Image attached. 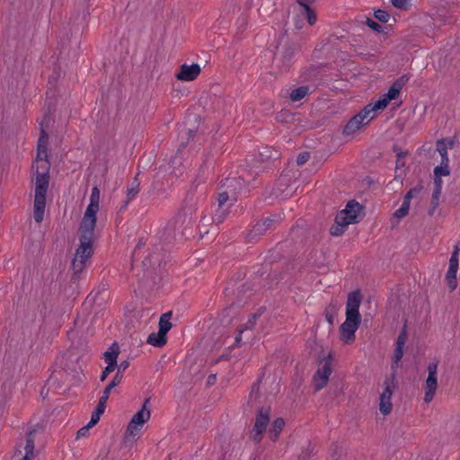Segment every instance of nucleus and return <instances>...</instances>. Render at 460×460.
<instances>
[{
  "mask_svg": "<svg viewBox=\"0 0 460 460\" xmlns=\"http://www.w3.org/2000/svg\"><path fill=\"white\" fill-rule=\"evenodd\" d=\"M49 117L45 114L40 122V134L38 140L36 166L32 164V170L35 171V196H34V220L40 223L43 220L46 207V195L49 185V162L48 160L49 134L46 131V124Z\"/></svg>",
  "mask_w": 460,
  "mask_h": 460,
  "instance_id": "obj_1",
  "label": "nucleus"
},
{
  "mask_svg": "<svg viewBox=\"0 0 460 460\" xmlns=\"http://www.w3.org/2000/svg\"><path fill=\"white\" fill-rule=\"evenodd\" d=\"M95 227V225L80 223L78 229L80 244L76 249L75 257L85 261L92 257Z\"/></svg>",
  "mask_w": 460,
  "mask_h": 460,
  "instance_id": "obj_2",
  "label": "nucleus"
},
{
  "mask_svg": "<svg viewBox=\"0 0 460 460\" xmlns=\"http://www.w3.org/2000/svg\"><path fill=\"white\" fill-rule=\"evenodd\" d=\"M396 376L391 373L387 376L383 384V392L379 397V410L384 415H387L392 411L391 397L396 389Z\"/></svg>",
  "mask_w": 460,
  "mask_h": 460,
  "instance_id": "obj_3",
  "label": "nucleus"
},
{
  "mask_svg": "<svg viewBox=\"0 0 460 460\" xmlns=\"http://www.w3.org/2000/svg\"><path fill=\"white\" fill-rule=\"evenodd\" d=\"M270 407L258 406L255 416V422L251 431V437L255 443H260L263 433L266 431L270 422Z\"/></svg>",
  "mask_w": 460,
  "mask_h": 460,
  "instance_id": "obj_4",
  "label": "nucleus"
},
{
  "mask_svg": "<svg viewBox=\"0 0 460 460\" xmlns=\"http://www.w3.org/2000/svg\"><path fill=\"white\" fill-rule=\"evenodd\" d=\"M332 372V356L329 354L323 358L322 366L313 376V385L315 392L322 390L327 385Z\"/></svg>",
  "mask_w": 460,
  "mask_h": 460,
  "instance_id": "obj_5",
  "label": "nucleus"
},
{
  "mask_svg": "<svg viewBox=\"0 0 460 460\" xmlns=\"http://www.w3.org/2000/svg\"><path fill=\"white\" fill-rule=\"evenodd\" d=\"M439 361L435 359L433 362H430L428 365V377L425 382V395L424 401L426 402H430L435 395L436 390L438 388V377L437 371Z\"/></svg>",
  "mask_w": 460,
  "mask_h": 460,
  "instance_id": "obj_6",
  "label": "nucleus"
},
{
  "mask_svg": "<svg viewBox=\"0 0 460 460\" xmlns=\"http://www.w3.org/2000/svg\"><path fill=\"white\" fill-rule=\"evenodd\" d=\"M219 189H225L236 201L238 195L248 190L247 183L243 177H227L221 181Z\"/></svg>",
  "mask_w": 460,
  "mask_h": 460,
  "instance_id": "obj_7",
  "label": "nucleus"
},
{
  "mask_svg": "<svg viewBox=\"0 0 460 460\" xmlns=\"http://www.w3.org/2000/svg\"><path fill=\"white\" fill-rule=\"evenodd\" d=\"M150 402V398L145 400L142 408L133 415L127 428V434L129 436H135L136 432L139 430L137 426L142 427L151 416L150 411L147 409V403Z\"/></svg>",
  "mask_w": 460,
  "mask_h": 460,
  "instance_id": "obj_8",
  "label": "nucleus"
},
{
  "mask_svg": "<svg viewBox=\"0 0 460 460\" xmlns=\"http://www.w3.org/2000/svg\"><path fill=\"white\" fill-rule=\"evenodd\" d=\"M361 323V318L346 316L345 322L340 327L341 340L346 344H351L355 341L358 328Z\"/></svg>",
  "mask_w": 460,
  "mask_h": 460,
  "instance_id": "obj_9",
  "label": "nucleus"
},
{
  "mask_svg": "<svg viewBox=\"0 0 460 460\" xmlns=\"http://www.w3.org/2000/svg\"><path fill=\"white\" fill-rule=\"evenodd\" d=\"M99 202H100V190L98 187H93L92 189V193L90 197V204L87 206L86 210L84 214L82 223L92 224L96 226L97 217L96 214L99 210Z\"/></svg>",
  "mask_w": 460,
  "mask_h": 460,
  "instance_id": "obj_10",
  "label": "nucleus"
},
{
  "mask_svg": "<svg viewBox=\"0 0 460 460\" xmlns=\"http://www.w3.org/2000/svg\"><path fill=\"white\" fill-rule=\"evenodd\" d=\"M300 51V45L298 42L293 40H286L281 50V66L284 69H288L295 61V57Z\"/></svg>",
  "mask_w": 460,
  "mask_h": 460,
  "instance_id": "obj_11",
  "label": "nucleus"
},
{
  "mask_svg": "<svg viewBox=\"0 0 460 460\" xmlns=\"http://www.w3.org/2000/svg\"><path fill=\"white\" fill-rule=\"evenodd\" d=\"M423 184L421 181L418 182L416 186L410 189L403 197V201L401 207L394 212V217L402 219L406 217L409 213L410 204L412 198L418 196L423 190Z\"/></svg>",
  "mask_w": 460,
  "mask_h": 460,
  "instance_id": "obj_12",
  "label": "nucleus"
},
{
  "mask_svg": "<svg viewBox=\"0 0 460 460\" xmlns=\"http://www.w3.org/2000/svg\"><path fill=\"white\" fill-rule=\"evenodd\" d=\"M275 220L270 217L258 221L251 230L248 231L245 238L248 243H253L256 239L266 234L272 228Z\"/></svg>",
  "mask_w": 460,
  "mask_h": 460,
  "instance_id": "obj_13",
  "label": "nucleus"
},
{
  "mask_svg": "<svg viewBox=\"0 0 460 460\" xmlns=\"http://www.w3.org/2000/svg\"><path fill=\"white\" fill-rule=\"evenodd\" d=\"M407 341V331L406 325L403 326L401 332L399 333L396 340V346L394 352L393 362L391 365L392 373H394V376L397 374V369L399 367V363L403 357V347Z\"/></svg>",
  "mask_w": 460,
  "mask_h": 460,
  "instance_id": "obj_14",
  "label": "nucleus"
},
{
  "mask_svg": "<svg viewBox=\"0 0 460 460\" xmlns=\"http://www.w3.org/2000/svg\"><path fill=\"white\" fill-rule=\"evenodd\" d=\"M294 189L289 185V179L282 175L272 188L271 194L276 198L286 199L294 193Z\"/></svg>",
  "mask_w": 460,
  "mask_h": 460,
  "instance_id": "obj_15",
  "label": "nucleus"
},
{
  "mask_svg": "<svg viewBox=\"0 0 460 460\" xmlns=\"http://www.w3.org/2000/svg\"><path fill=\"white\" fill-rule=\"evenodd\" d=\"M361 303V294L359 290L350 292L348 296L346 305V316L361 318L359 314V306Z\"/></svg>",
  "mask_w": 460,
  "mask_h": 460,
  "instance_id": "obj_16",
  "label": "nucleus"
},
{
  "mask_svg": "<svg viewBox=\"0 0 460 460\" xmlns=\"http://www.w3.org/2000/svg\"><path fill=\"white\" fill-rule=\"evenodd\" d=\"M201 68L199 64L186 65L183 64L180 67L176 78L180 81H193L200 74Z\"/></svg>",
  "mask_w": 460,
  "mask_h": 460,
  "instance_id": "obj_17",
  "label": "nucleus"
},
{
  "mask_svg": "<svg viewBox=\"0 0 460 460\" xmlns=\"http://www.w3.org/2000/svg\"><path fill=\"white\" fill-rule=\"evenodd\" d=\"M196 200L194 199V197L192 195H188L187 198L184 199V203H183V207H182V210H183V215L180 214V215H176V217H174V224H178V223H181V225L183 223H185V221L187 220V217L189 216H191V214L196 210Z\"/></svg>",
  "mask_w": 460,
  "mask_h": 460,
  "instance_id": "obj_18",
  "label": "nucleus"
},
{
  "mask_svg": "<svg viewBox=\"0 0 460 460\" xmlns=\"http://www.w3.org/2000/svg\"><path fill=\"white\" fill-rule=\"evenodd\" d=\"M363 210V207L356 200H349L345 209L342 210V213L348 216V218L352 222V224L358 223L361 218V211Z\"/></svg>",
  "mask_w": 460,
  "mask_h": 460,
  "instance_id": "obj_19",
  "label": "nucleus"
},
{
  "mask_svg": "<svg viewBox=\"0 0 460 460\" xmlns=\"http://www.w3.org/2000/svg\"><path fill=\"white\" fill-rule=\"evenodd\" d=\"M410 77L407 75H402L396 79L390 86L388 93L384 94L390 102L394 100L400 93L402 87L408 83Z\"/></svg>",
  "mask_w": 460,
  "mask_h": 460,
  "instance_id": "obj_20",
  "label": "nucleus"
},
{
  "mask_svg": "<svg viewBox=\"0 0 460 460\" xmlns=\"http://www.w3.org/2000/svg\"><path fill=\"white\" fill-rule=\"evenodd\" d=\"M374 115L371 116L367 121H370L373 119ZM361 117L359 115L353 116L344 126L343 128V135L345 136H353L358 129H360L361 127L367 124L368 122L362 123V120H360Z\"/></svg>",
  "mask_w": 460,
  "mask_h": 460,
  "instance_id": "obj_21",
  "label": "nucleus"
},
{
  "mask_svg": "<svg viewBox=\"0 0 460 460\" xmlns=\"http://www.w3.org/2000/svg\"><path fill=\"white\" fill-rule=\"evenodd\" d=\"M262 376L263 375L260 376L251 386V391L247 400V404L251 408L256 407L260 403V399L261 397L260 393V386L261 384Z\"/></svg>",
  "mask_w": 460,
  "mask_h": 460,
  "instance_id": "obj_22",
  "label": "nucleus"
},
{
  "mask_svg": "<svg viewBox=\"0 0 460 460\" xmlns=\"http://www.w3.org/2000/svg\"><path fill=\"white\" fill-rule=\"evenodd\" d=\"M434 183H435V186H434V190H433V193H432L430 206L428 210V214L429 216H433V214L435 213V210L438 207V200H439V197H440L441 190H442L441 178H435Z\"/></svg>",
  "mask_w": 460,
  "mask_h": 460,
  "instance_id": "obj_23",
  "label": "nucleus"
},
{
  "mask_svg": "<svg viewBox=\"0 0 460 460\" xmlns=\"http://www.w3.org/2000/svg\"><path fill=\"white\" fill-rule=\"evenodd\" d=\"M36 429L31 428L28 430L26 433V444L24 447L25 450V456L23 457L31 458L35 456V435H36Z\"/></svg>",
  "mask_w": 460,
  "mask_h": 460,
  "instance_id": "obj_24",
  "label": "nucleus"
},
{
  "mask_svg": "<svg viewBox=\"0 0 460 460\" xmlns=\"http://www.w3.org/2000/svg\"><path fill=\"white\" fill-rule=\"evenodd\" d=\"M197 130L187 128L185 126L179 128V137L181 138V146L185 147L190 141L193 140Z\"/></svg>",
  "mask_w": 460,
  "mask_h": 460,
  "instance_id": "obj_25",
  "label": "nucleus"
},
{
  "mask_svg": "<svg viewBox=\"0 0 460 460\" xmlns=\"http://www.w3.org/2000/svg\"><path fill=\"white\" fill-rule=\"evenodd\" d=\"M119 354V348L117 342L111 344L107 351L104 352L103 357L107 364L117 365V358Z\"/></svg>",
  "mask_w": 460,
  "mask_h": 460,
  "instance_id": "obj_26",
  "label": "nucleus"
},
{
  "mask_svg": "<svg viewBox=\"0 0 460 460\" xmlns=\"http://www.w3.org/2000/svg\"><path fill=\"white\" fill-rule=\"evenodd\" d=\"M140 182L137 179V175L133 179L130 187L127 190V199L124 202L122 208H126L130 200H132L139 192Z\"/></svg>",
  "mask_w": 460,
  "mask_h": 460,
  "instance_id": "obj_27",
  "label": "nucleus"
},
{
  "mask_svg": "<svg viewBox=\"0 0 460 460\" xmlns=\"http://www.w3.org/2000/svg\"><path fill=\"white\" fill-rule=\"evenodd\" d=\"M285 426V420L283 418H277L271 424L270 429V435L272 441H276L279 438L280 432Z\"/></svg>",
  "mask_w": 460,
  "mask_h": 460,
  "instance_id": "obj_28",
  "label": "nucleus"
},
{
  "mask_svg": "<svg viewBox=\"0 0 460 460\" xmlns=\"http://www.w3.org/2000/svg\"><path fill=\"white\" fill-rule=\"evenodd\" d=\"M310 88L307 85L299 86L296 89H294L289 93V98L292 102H300L302 99H304L306 95L309 94Z\"/></svg>",
  "mask_w": 460,
  "mask_h": 460,
  "instance_id": "obj_29",
  "label": "nucleus"
},
{
  "mask_svg": "<svg viewBox=\"0 0 460 460\" xmlns=\"http://www.w3.org/2000/svg\"><path fill=\"white\" fill-rule=\"evenodd\" d=\"M146 342L155 347L161 348L166 343V337L158 332H152L147 337Z\"/></svg>",
  "mask_w": 460,
  "mask_h": 460,
  "instance_id": "obj_30",
  "label": "nucleus"
},
{
  "mask_svg": "<svg viewBox=\"0 0 460 460\" xmlns=\"http://www.w3.org/2000/svg\"><path fill=\"white\" fill-rule=\"evenodd\" d=\"M457 268L448 267L447 275H446V280L447 284L450 289V291H454L457 287V279H456V273H457Z\"/></svg>",
  "mask_w": 460,
  "mask_h": 460,
  "instance_id": "obj_31",
  "label": "nucleus"
},
{
  "mask_svg": "<svg viewBox=\"0 0 460 460\" xmlns=\"http://www.w3.org/2000/svg\"><path fill=\"white\" fill-rule=\"evenodd\" d=\"M337 313H338V305L335 303H333V302H331L325 307V310H324L325 319H326V321L328 322V323L330 324L331 327L334 323V317L337 314Z\"/></svg>",
  "mask_w": 460,
  "mask_h": 460,
  "instance_id": "obj_32",
  "label": "nucleus"
},
{
  "mask_svg": "<svg viewBox=\"0 0 460 460\" xmlns=\"http://www.w3.org/2000/svg\"><path fill=\"white\" fill-rule=\"evenodd\" d=\"M85 261L84 260H81V259H78L76 257H75L72 261V270L74 271L73 273V277H72V279L73 280H75L77 279V275L80 274L84 267H85Z\"/></svg>",
  "mask_w": 460,
  "mask_h": 460,
  "instance_id": "obj_33",
  "label": "nucleus"
},
{
  "mask_svg": "<svg viewBox=\"0 0 460 460\" xmlns=\"http://www.w3.org/2000/svg\"><path fill=\"white\" fill-rule=\"evenodd\" d=\"M227 201H231V205L234 202L233 197L225 189H220L217 195V208H224Z\"/></svg>",
  "mask_w": 460,
  "mask_h": 460,
  "instance_id": "obj_34",
  "label": "nucleus"
},
{
  "mask_svg": "<svg viewBox=\"0 0 460 460\" xmlns=\"http://www.w3.org/2000/svg\"><path fill=\"white\" fill-rule=\"evenodd\" d=\"M300 14L305 16L307 20V22L310 25H314L317 21L316 13L311 7H306L305 10H300Z\"/></svg>",
  "mask_w": 460,
  "mask_h": 460,
  "instance_id": "obj_35",
  "label": "nucleus"
},
{
  "mask_svg": "<svg viewBox=\"0 0 460 460\" xmlns=\"http://www.w3.org/2000/svg\"><path fill=\"white\" fill-rule=\"evenodd\" d=\"M129 367V362L128 360H123L119 363V365L117 364V373L112 378V380H116V378H119L118 385H119L123 378V372Z\"/></svg>",
  "mask_w": 460,
  "mask_h": 460,
  "instance_id": "obj_36",
  "label": "nucleus"
},
{
  "mask_svg": "<svg viewBox=\"0 0 460 460\" xmlns=\"http://www.w3.org/2000/svg\"><path fill=\"white\" fill-rule=\"evenodd\" d=\"M228 213H229V207L222 208H217L212 219L216 224H220L225 220V218H226V215H228Z\"/></svg>",
  "mask_w": 460,
  "mask_h": 460,
  "instance_id": "obj_37",
  "label": "nucleus"
},
{
  "mask_svg": "<svg viewBox=\"0 0 460 460\" xmlns=\"http://www.w3.org/2000/svg\"><path fill=\"white\" fill-rule=\"evenodd\" d=\"M159 255L156 254V253H152L150 254L149 256L146 257L144 261H143V264L144 266L146 267H155L156 264L159 266L160 265V260H159Z\"/></svg>",
  "mask_w": 460,
  "mask_h": 460,
  "instance_id": "obj_38",
  "label": "nucleus"
},
{
  "mask_svg": "<svg viewBox=\"0 0 460 460\" xmlns=\"http://www.w3.org/2000/svg\"><path fill=\"white\" fill-rule=\"evenodd\" d=\"M118 381H119V378L116 380H111L108 385L107 386L104 388L103 392H102V396L100 397V399L103 400L105 402H108V399H109V396H110V394H111V391L118 385Z\"/></svg>",
  "mask_w": 460,
  "mask_h": 460,
  "instance_id": "obj_39",
  "label": "nucleus"
},
{
  "mask_svg": "<svg viewBox=\"0 0 460 460\" xmlns=\"http://www.w3.org/2000/svg\"><path fill=\"white\" fill-rule=\"evenodd\" d=\"M172 328V323L168 319L160 318L159 332L166 337L167 332Z\"/></svg>",
  "mask_w": 460,
  "mask_h": 460,
  "instance_id": "obj_40",
  "label": "nucleus"
},
{
  "mask_svg": "<svg viewBox=\"0 0 460 460\" xmlns=\"http://www.w3.org/2000/svg\"><path fill=\"white\" fill-rule=\"evenodd\" d=\"M335 223L337 225L342 226V227H345V228H347V226L349 224H352V222L348 218V216L346 214L342 213V210L336 216Z\"/></svg>",
  "mask_w": 460,
  "mask_h": 460,
  "instance_id": "obj_41",
  "label": "nucleus"
},
{
  "mask_svg": "<svg viewBox=\"0 0 460 460\" xmlns=\"http://www.w3.org/2000/svg\"><path fill=\"white\" fill-rule=\"evenodd\" d=\"M389 102L390 101L385 95H383L374 104L372 103V107L375 111L384 110L387 107Z\"/></svg>",
  "mask_w": 460,
  "mask_h": 460,
  "instance_id": "obj_42",
  "label": "nucleus"
},
{
  "mask_svg": "<svg viewBox=\"0 0 460 460\" xmlns=\"http://www.w3.org/2000/svg\"><path fill=\"white\" fill-rule=\"evenodd\" d=\"M450 172L448 169V164H441L440 166H436L434 169L435 178H440V176H447Z\"/></svg>",
  "mask_w": 460,
  "mask_h": 460,
  "instance_id": "obj_43",
  "label": "nucleus"
},
{
  "mask_svg": "<svg viewBox=\"0 0 460 460\" xmlns=\"http://www.w3.org/2000/svg\"><path fill=\"white\" fill-rule=\"evenodd\" d=\"M374 16L381 22H387L390 18L389 13L386 11L381 9L375 11Z\"/></svg>",
  "mask_w": 460,
  "mask_h": 460,
  "instance_id": "obj_44",
  "label": "nucleus"
},
{
  "mask_svg": "<svg viewBox=\"0 0 460 460\" xmlns=\"http://www.w3.org/2000/svg\"><path fill=\"white\" fill-rule=\"evenodd\" d=\"M374 109L372 107V103L367 104L364 107L357 115H359L361 117L360 120H362V123H364V119H367L369 115L374 112Z\"/></svg>",
  "mask_w": 460,
  "mask_h": 460,
  "instance_id": "obj_45",
  "label": "nucleus"
},
{
  "mask_svg": "<svg viewBox=\"0 0 460 460\" xmlns=\"http://www.w3.org/2000/svg\"><path fill=\"white\" fill-rule=\"evenodd\" d=\"M260 317L259 314H252L250 315L246 323L239 328H243L244 331L248 329H252L257 322V319Z\"/></svg>",
  "mask_w": 460,
  "mask_h": 460,
  "instance_id": "obj_46",
  "label": "nucleus"
},
{
  "mask_svg": "<svg viewBox=\"0 0 460 460\" xmlns=\"http://www.w3.org/2000/svg\"><path fill=\"white\" fill-rule=\"evenodd\" d=\"M292 117L293 115L288 111L282 110L280 112L277 114L276 119L279 122L287 123L288 122V119Z\"/></svg>",
  "mask_w": 460,
  "mask_h": 460,
  "instance_id": "obj_47",
  "label": "nucleus"
},
{
  "mask_svg": "<svg viewBox=\"0 0 460 460\" xmlns=\"http://www.w3.org/2000/svg\"><path fill=\"white\" fill-rule=\"evenodd\" d=\"M117 367V365H112V364H107V367L104 368V370L102 371V375H101V377H100V380L101 382H104L108 376L113 372Z\"/></svg>",
  "mask_w": 460,
  "mask_h": 460,
  "instance_id": "obj_48",
  "label": "nucleus"
},
{
  "mask_svg": "<svg viewBox=\"0 0 460 460\" xmlns=\"http://www.w3.org/2000/svg\"><path fill=\"white\" fill-rule=\"evenodd\" d=\"M346 228L336 223L330 228V234L332 236H340L345 232Z\"/></svg>",
  "mask_w": 460,
  "mask_h": 460,
  "instance_id": "obj_49",
  "label": "nucleus"
},
{
  "mask_svg": "<svg viewBox=\"0 0 460 460\" xmlns=\"http://www.w3.org/2000/svg\"><path fill=\"white\" fill-rule=\"evenodd\" d=\"M366 24L376 32H382L383 27L377 22L374 21L371 18H367Z\"/></svg>",
  "mask_w": 460,
  "mask_h": 460,
  "instance_id": "obj_50",
  "label": "nucleus"
},
{
  "mask_svg": "<svg viewBox=\"0 0 460 460\" xmlns=\"http://www.w3.org/2000/svg\"><path fill=\"white\" fill-rule=\"evenodd\" d=\"M446 141H447L446 138H442V139L438 140V142H437V150L440 155L447 153V145Z\"/></svg>",
  "mask_w": 460,
  "mask_h": 460,
  "instance_id": "obj_51",
  "label": "nucleus"
},
{
  "mask_svg": "<svg viewBox=\"0 0 460 460\" xmlns=\"http://www.w3.org/2000/svg\"><path fill=\"white\" fill-rule=\"evenodd\" d=\"M449 267L457 268L458 269V248L456 246L454 252L451 254L449 259Z\"/></svg>",
  "mask_w": 460,
  "mask_h": 460,
  "instance_id": "obj_52",
  "label": "nucleus"
},
{
  "mask_svg": "<svg viewBox=\"0 0 460 460\" xmlns=\"http://www.w3.org/2000/svg\"><path fill=\"white\" fill-rule=\"evenodd\" d=\"M310 158V153L307 151L302 152L298 155L296 158V164L298 165L305 164Z\"/></svg>",
  "mask_w": 460,
  "mask_h": 460,
  "instance_id": "obj_53",
  "label": "nucleus"
},
{
  "mask_svg": "<svg viewBox=\"0 0 460 460\" xmlns=\"http://www.w3.org/2000/svg\"><path fill=\"white\" fill-rule=\"evenodd\" d=\"M410 0H391L392 4L399 9H406Z\"/></svg>",
  "mask_w": 460,
  "mask_h": 460,
  "instance_id": "obj_54",
  "label": "nucleus"
},
{
  "mask_svg": "<svg viewBox=\"0 0 460 460\" xmlns=\"http://www.w3.org/2000/svg\"><path fill=\"white\" fill-rule=\"evenodd\" d=\"M106 403L107 402L102 399H99V402H98V404L94 410V411L96 412V414H102L106 409Z\"/></svg>",
  "mask_w": 460,
  "mask_h": 460,
  "instance_id": "obj_55",
  "label": "nucleus"
},
{
  "mask_svg": "<svg viewBox=\"0 0 460 460\" xmlns=\"http://www.w3.org/2000/svg\"><path fill=\"white\" fill-rule=\"evenodd\" d=\"M319 74V69L318 67H315V66H311L304 75L305 76V80L307 79V76L309 77H316Z\"/></svg>",
  "mask_w": 460,
  "mask_h": 460,
  "instance_id": "obj_56",
  "label": "nucleus"
},
{
  "mask_svg": "<svg viewBox=\"0 0 460 460\" xmlns=\"http://www.w3.org/2000/svg\"><path fill=\"white\" fill-rule=\"evenodd\" d=\"M101 414H96L95 411L92 413L91 420L88 422V427H93L96 425L100 420Z\"/></svg>",
  "mask_w": 460,
  "mask_h": 460,
  "instance_id": "obj_57",
  "label": "nucleus"
},
{
  "mask_svg": "<svg viewBox=\"0 0 460 460\" xmlns=\"http://www.w3.org/2000/svg\"><path fill=\"white\" fill-rule=\"evenodd\" d=\"M314 2V0H296V3L301 7V10L306 9V7H311V4Z\"/></svg>",
  "mask_w": 460,
  "mask_h": 460,
  "instance_id": "obj_58",
  "label": "nucleus"
},
{
  "mask_svg": "<svg viewBox=\"0 0 460 460\" xmlns=\"http://www.w3.org/2000/svg\"><path fill=\"white\" fill-rule=\"evenodd\" d=\"M91 427H88V424L83 428H81L77 433H76V438H80V437H87L88 434H89V429Z\"/></svg>",
  "mask_w": 460,
  "mask_h": 460,
  "instance_id": "obj_59",
  "label": "nucleus"
},
{
  "mask_svg": "<svg viewBox=\"0 0 460 460\" xmlns=\"http://www.w3.org/2000/svg\"><path fill=\"white\" fill-rule=\"evenodd\" d=\"M216 380H217V375L211 374L208 376L207 385H213L216 383Z\"/></svg>",
  "mask_w": 460,
  "mask_h": 460,
  "instance_id": "obj_60",
  "label": "nucleus"
},
{
  "mask_svg": "<svg viewBox=\"0 0 460 460\" xmlns=\"http://www.w3.org/2000/svg\"><path fill=\"white\" fill-rule=\"evenodd\" d=\"M238 335L235 337V346H240V343H241V335L242 333L244 332V329L243 328H239L238 329Z\"/></svg>",
  "mask_w": 460,
  "mask_h": 460,
  "instance_id": "obj_61",
  "label": "nucleus"
},
{
  "mask_svg": "<svg viewBox=\"0 0 460 460\" xmlns=\"http://www.w3.org/2000/svg\"><path fill=\"white\" fill-rule=\"evenodd\" d=\"M231 356L230 354L228 353H226V354H222L221 356H219L217 359H216V363H218L219 361L221 360H228L230 359Z\"/></svg>",
  "mask_w": 460,
  "mask_h": 460,
  "instance_id": "obj_62",
  "label": "nucleus"
},
{
  "mask_svg": "<svg viewBox=\"0 0 460 460\" xmlns=\"http://www.w3.org/2000/svg\"><path fill=\"white\" fill-rule=\"evenodd\" d=\"M408 155V152H402V151H400V152H397L396 154V156H397V163H396V165L397 167H399V161L401 158L406 156Z\"/></svg>",
  "mask_w": 460,
  "mask_h": 460,
  "instance_id": "obj_63",
  "label": "nucleus"
},
{
  "mask_svg": "<svg viewBox=\"0 0 460 460\" xmlns=\"http://www.w3.org/2000/svg\"><path fill=\"white\" fill-rule=\"evenodd\" d=\"M441 156V164H448V156H447V154H443L440 155Z\"/></svg>",
  "mask_w": 460,
  "mask_h": 460,
  "instance_id": "obj_64",
  "label": "nucleus"
}]
</instances>
